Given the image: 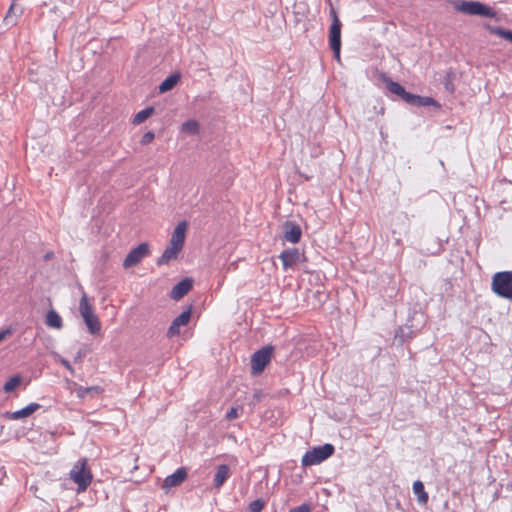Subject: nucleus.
I'll return each mask as SVG.
<instances>
[{
	"mask_svg": "<svg viewBox=\"0 0 512 512\" xmlns=\"http://www.w3.org/2000/svg\"><path fill=\"white\" fill-rule=\"evenodd\" d=\"M39 408H40V405L38 403L32 402L22 409L7 413V418L12 419V420L23 419V418H26V417H29L30 415H32Z\"/></svg>",
	"mask_w": 512,
	"mask_h": 512,
	"instance_id": "nucleus-16",
	"label": "nucleus"
},
{
	"mask_svg": "<svg viewBox=\"0 0 512 512\" xmlns=\"http://www.w3.org/2000/svg\"><path fill=\"white\" fill-rule=\"evenodd\" d=\"M410 321L409 318L405 325L399 326L394 332L395 341L399 344L411 341L418 334V329L414 328L413 324H409Z\"/></svg>",
	"mask_w": 512,
	"mask_h": 512,
	"instance_id": "nucleus-8",
	"label": "nucleus"
},
{
	"mask_svg": "<svg viewBox=\"0 0 512 512\" xmlns=\"http://www.w3.org/2000/svg\"><path fill=\"white\" fill-rule=\"evenodd\" d=\"M46 324L55 329H60L63 326L62 318L55 310L48 311L46 315Z\"/></svg>",
	"mask_w": 512,
	"mask_h": 512,
	"instance_id": "nucleus-20",
	"label": "nucleus"
},
{
	"mask_svg": "<svg viewBox=\"0 0 512 512\" xmlns=\"http://www.w3.org/2000/svg\"><path fill=\"white\" fill-rule=\"evenodd\" d=\"M434 104H436V101L433 98L419 96L416 106L422 107V106H430V105H434Z\"/></svg>",
	"mask_w": 512,
	"mask_h": 512,
	"instance_id": "nucleus-30",
	"label": "nucleus"
},
{
	"mask_svg": "<svg viewBox=\"0 0 512 512\" xmlns=\"http://www.w3.org/2000/svg\"><path fill=\"white\" fill-rule=\"evenodd\" d=\"M79 312L88 328V331L93 335H98L101 331V323L97 315L94 313V309L89 303L85 292L82 293L80 298Z\"/></svg>",
	"mask_w": 512,
	"mask_h": 512,
	"instance_id": "nucleus-3",
	"label": "nucleus"
},
{
	"mask_svg": "<svg viewBox=\"0 0 512 512\" xmlns=\"http://www.w3.org/2000/svg\"><path fill=\"white\" fill-rule=\"evenodd\" d=\"M331 50L333 51V55H334V58L339 61L340 60V50H341V46H332L330 47Z\"/></svg>",
	"mask_w": 512,
	"mask_h": 512,
	"instance_id": "nucleus-36",
	"label": "nucleus"
},
{
	"mask_svg": "<svg viewBox=\"0 0 512 512\" xmlns=\"http://www.w3.org/2000/svg\"><path fill=\"white\" fill-rule=\"evenodd\" d=\"M191 317V309H187L183 311L180 315H178L171 323L168 328L167 336L172 338L176 335H179L180 328L188 324Z\"/></svg>",
	"mask_w": 512,
	"mask_h": 512,
	"instance_id": "nucleus-9",
	"label": "nucleus"
},
{
	"mask_svg": "<svg viewBox=\"0 0 512 512\" xmlns=\"http://www.w3.org/2000/svg\"><path fill=\"white\" fill-rule=\"evenodd\" d=\"M231 471L228 465L221 464L217 466L216 472L213 478V485L216 489H220L225 481L230 477Z\"/></svg>",
	"mask_w": 512,
	"mask_h": 512,
	"instance_id": "nucleus-17",
	"label": "nucleus"
},
{
	"mask_svg": "<svg viewBox=\"0 0 512 512\" xmlns=\"http://www.w3.org/2000/svg\"><path fill=\"white\" fill-rule=\"evenodd\" d=\"M10 333L9 330L0 331V342Z\"/></svg>",
	"mask_w": 512,
	"mask_h": 512,
	"instance_id": "nucleus-37",
	"label": "nucleus"
},
{
	"mask_svg": "<svg viewBox=\"0 0 512 512\" xmlns=\"http://www.w3.org/2000/svg\"><path fill=\"white\" fill-rule=\"evenodd\" d=\"M180 75L178 73L168 76L160 85L159 91L161 93L171 90L179 81Z\"/></svg>",
	"mask_w": 512,
	"mask_h": 512,
	"instance_id": "nucleus-21",
	"label": "nucleus"
},
{
	"mask_svg": "<svg viewBox=\"0 0 512 512\" xmlns=\"http://www.w3.org/2000/svg\"><path fill=\"white\" fill-rule=\"evenodd\" d=\"M413 492L417 496L418 503L421 505H426L428 502V493L424 489V484L417 480L413 483Z\"/></svg>",
	"mask_w": 512,
	"mask_h": 512,
	"instance_id": "nucleus-19",
	"label": "nucleus"
},
{
	"mask_svg": "<svg viewBox=\"0 0 512 512\" xmlns=\"http://www.w3.org/2000/svg\"><path fill=\"white\" fill-rule=\"evenodd\" d=\"M187 477L185 468H178L174 473L168 475L163 482V488L170 489L180 485Z\"/></svg>",
	"mask_w": 512,
	"mask_h": 512,
	"instance_id": "nucleus-13",
	"label": "nucleus"
},
{
	"mask_svg": "<svg viewBox=\"0 0 512 512\" xmlns=\"http://www.w3.org/2000/svg\"><path fill=\"white\" fill-rule=\"evenodd\" d=\"M335 448L332 444L326 443L313 447L302 456L301 464L304 467L318 465L334 454Z\"/></svg>",
	"mask_w": 512,
	"mask_h": 512,
	"instance_id": "nucleus-5",
	"label": "nucleus"
},
{
	"mask_svg": "<svg viewBox=\"0 0 512 512\" xmlns=\"http://www.w3.org/2000/svg\"><path fill=\"white\" fill-rule=\"evenodd\" d=\"M491 290L498 297L512 301V271L495 273L492 277Z\"/></svg>",
	"mask_w": 512,
	"mask_h": 512,
	"instance_id": "nucleus-2",
	"label": "nucleus"
},
{
	"mask_svg": "<svg viewBox=\"0 0 512 512\" xmlns=\"http://www.w3.org/2000/svg\"><path fill=\"white\" fill-rule=\"evenodd\" d=\"M186 229L187 223L185 221L179 222L171 235L170 244H173L183 249Z\"/></svg>",
	"mask_w": 512,
	"mask_h": 512,
	"instance_id": "nucleus-15",
	"label": "nucleus"
},
{
	"mask_svg": "<svg viewBox=\"0 0 512 512\" xmlns=\"http://www.w3.org/2000/svg\"><path fill=\"white\" fill-rule=\"evenodd\" d=\"M154 138H155V134L152 131H148L142 136L140 143L142 145H147V144L151 143L154 140Z\"/></svg>",
	"mask_w": 512,
	"mask_h": 512,
	"instance_id": "nucleus-31",
	"label": "nucleus"
},
{
	"mask_svg": "<svg viewBox=\"0 0 512 512\" xmlns=\"http://www.w3.org/2000/svg\"><path fill=\"white\" fill-rule=\"evenodd\" d=\"M288 512H311V505L303 503L297 507L291 508Z\"/></svg>",
	"mask_w": 512,
	"mask_h": 512,
	"instance_id": "nucleus-32",
	"label": "nucleus"
},
{
	"mask_svg": "<svg viewBox=\"0 0 512 512\" xmlns=\"http://www.w3.org/2000/svg\"><path fill=\"white\" fill-rule=\"evenodd\" d=\"M279 258L282 261L283 269L287 270L300 262L301 253L297 248H290L281 252Z\"/></svg>",
	"mask_w": 512,
	"mask_h": 512,
	"instance_id": "nucleus-10",
	"label": "nucleus"
},
{
	"mask_svg": "<svg viewBox=\"0 0 512 512\" xmlns=\"http://www.w3.org/2000/svg\"><path fill=\"white\" fill-rule=\"evenodd\" d=\"M302 235L299 225L293 222H286L284 224V238L290 243H298Z\"/></svg>",
	"mask_w": 512,
	"mask_h": 512,
	"instance_id": "nucleus-14",
	"label": "nucleus"
},
{
	"mask_svg": "<svg viewBox=\"0 0 512 512\" xmlns=\"http://www.w3.org/2000/svg\"><path fill=\"white\" fill-rule=\"evenodd\" d=\"M154 112L153 107H146L145 109L139 111L133 118V124L139 125L144 122L148 117L152 115Z\"/></svg>",
	"mask_w": 512,
	"mask_h": 512,
	"instance_id": "nucleus-24",
	"label": "nucleus"
},
{
	"mask_svg": "<svg viewBox=\"0 0 512 512\" xmlns=\"http://www.w3.org/2000/svg\"><path fill=\"white\" fill-rule=\"evenodd\" d=\"M101 391H102V389L99 386H91V387L79 386L76 389L77 396L82 399L85 398L86 395L89 394L90 392H101Z\"/></svg>",
	"mask_w": 512,
	"mask_h": 512,
	"instance_id": "nucleus-26",
	"label": "nucleus"
},
{
	"mask_svg": "<svg viewBox=\"0 0 512 512\" xmlns=\"http://www.w3.org/2000/svg\"><path fill=\"white\" fill-rule=\"evenodd\" d=\"M181 250L182 248L175 246L173 244H169V246L164 250L162 255L158 258L157 265H165L169 261L176 259Z\"/></svg>",
	"mask_w": 512,
	"mask_h": 512,
	"instance_id": "nucleus-18",
	"label": "nucleus"
},
{
	"mask_svg": "<svg viewBox=\"0 0 512 512\" xmlns=\"http://www.w3.org/2000/svg\"><path fill=\"white\" fill-rule=\"evenodd\" d=\"M13 9H14V6L11 5V7L9 8L7 14H6V17H5V21L7 24H13L14 21L12 20V13H13Z\"/></svg>",
	"mask_w": 512,
	"mask_h": 512,
	"instance_id": "nucleus-35",
	"label": "nucleus"
},
{
	"mask_svg": "<svg viewBox=\"0 0 512 512\" xmlns=\"http://www.w3.org/2000/svg\"><path fill=\"white\" fill-rule=\"evenodd\" d=\"M21 378L19 376H13L4 384L3 389L5 392H12L19 384Z\"/></svg>",
	"mask_w": 512,
	"mask_h": 512,
	"instance_id": "nucleus-27",
	"label": "nucleus"
},
{
	"mask_svg": "<svg viewBox=\"0 0 512 512\" xmlns=\"http://www.w3.org/2000/svg\"><path fill=\"white\" fill-rule=\"evenodd\" d=\"M451 4L453 9L457 12H461L465 15L471 16H483V17H494L495 11L481 3L476 1H468V0H452Z\"/></svg>",
	"mask_w": 512,
	"mask_h": 512,
	"instance_id": "nucleus-1",
	"label": "nucleus"
},
{
	"mask_svg": "<svg viewBox=\"0 0 512 512\" xmlns=\"http://www.w3.org/2000/svg\"><path fill=\"white\" fill-rule=\"evenodd\" d=\"M386 87L390 93L395 94L400 98H402L404 93L406 92L402 85L390 79L386 81Z\"/></svg>",
	"mask_w": 512,
	"mask_h": 512,
	"instance_id": "nucleus-23",
	"label": "nucleus"
},
{
	"mask_svg": "<svg viewBox=\"0 0 512 512\" xmlns=\"http://www.w3.org/2000/svg\"><path fill=\"white\" fill-rule=\"evenodd\" d=\"M333 19L329 30V46H341V22L334 10H332Z\"/></svg>",
	"mask_w": 512,
	"mask_h": 512,
	"instance_id": "nucleus-11",
	"label": "nucleus"
},
{
	"mask_svg": "<svg viewBox=\"0 0 512 512\" xmlns=\"http://www.w3.org/2000/svg\"><path fill=\"white\" fill-rule=\"evenodd\" d=\"M192 285L193 282L190 278L182 279L172 288L170 292V297L173 300H180L191 290Z\"/></svg>",
	"mask_w": 512,
	"mask_h": 512,
	"instance_id": "nucleus-12",
	"label": "nucleus"
},
{
	"mask_svg": "<svg viewBox=\"0 0 512 512\" xmlns=\"http://www.w3.org/2000/svg\"><path fill=\"white\" fill-rule=\"evenodd\" d=\"M401 99H403L408 104L416 106L419 95H415L406 91Z\"/></svg>",
	"mask_w": 512,
	"mask_h": 512,
	"instance_id": "nucleus-29",
	"label": "nucleus"
},
{
	"mask_svg": "<svg viewBox=\"0 0 512 512\" xmlns=\"http://www.w3.org/2000/svg\"><path fill=\"white\" fill-rule=\"evenodd\" d=\"M149 254V245L147 243H141L137 247L133 248L123 261L125 268H130L138 264L144 257Z\"/></svg>",
	"mask_w": 512,
	"mask_h": 512,
	"instance_id": "nucleus-7",
	"label": "nucleus"
},
{
	"mask_svg": "<svg viewBox=\"0 0 512 512\" xmlns=\"http://www.w3.org/2000/svg\"><path fill=\"white\" fill-rule=\"evenodd\" d=\"M181 131L190 135L198 134L199 123L196 120H187L181 125Z\"/></svg>",
	"mask_w": 512,
	"mask_h": 512,
	"instance_id": "nucleus-22",
	"label": "nucleus"
},
{
	"mask_svg": "<svg viewBox=\"0 0 512 512\" xmlns=\"http://www.w3.org/2000/svg\"><path fill=\"white\" fill-rule=\"evenodd\" d=\"M60 363L71 373L73 374L74 373V369L73 367L71 366L70 362L65 359V358H61L60 359Z\"/></svg>",
	"mask_w": 512,
	"mask_h": 512,
	"instance_id": "nucleus-34",
	"label": "nucleus"
},
{
	"mask_svg": "<svg viewBox=\"0 0 512 512\" xmlns=\"http://www.w3.org/2000/svg\"><path fill=\"white\" fill-rule=\"evenodd\" d=\"M237 417H238V409L235 407L230 408V410L227 411V413L225 415V418L229 421L236 419Z\"/></svg>",
	"mask_w": 512,
	"mask_h": 512,
	"instance_id": "nucleus-33",
	"label": "nucleus"
},
{
	"mask_svg": "<svg viewBox=\"0 0 512 512\" xmlns=\"http://www.w3.org/2000/svg\"><path fill=\"white\" fill-rule=\"evenodd\" d=\"M491 33L497 35L505 40H508L512 43V31L506 30L501 27H493L490 29Z\"/></svg>",
	"mask_w": 512,
	"mask_h": 512,
	"instance_id": "nucleus-25",
	"label": "nucleus"
},
{
	"mask_svg": "<svg viewBox=\"0 0 512 512\" xmlns=\"http://www.w3.org/2000/svg\"><path fill=\"white\" fill-rule=\"evenodd\" d=\"M273 348L266 346L256 351L251 357V368L253 374H260L270 362Z\"/></svg>",
	"mask_w": 512,
	"mask_h": 512,
	"instance_id": "nucleus-6",
	"label": "nucleus"
},
{
	"mask_svg": "<svg viewBox=\"0 0 512 512\" xmlns=\"http://www.w3.org/2000/svg\"><path fill=\"white\" fill-rule=\"evenodd\" d=\"M265 502L262 499H256L249 504V512H261Z\"/></svg>",
	"mask_w": 512,
	"mask_h": 512,
	"instance_id": "nucleus-28",
	"label": "nucleus"
},
{
	"mask_svg": "<svg viewBox=\"0 0 512 512\" xmlns=\"http://www.w3.org/2000/svg\"><path fill=\"white\" fill-rule=\"evenodd\" d=\"M70 479L78 485L77 491L83 492L92 482V473L87 467L86 458L79 459L69 473Z\"/></svg>",
	"mask_w": 512,
	"mask_h": 512,
	"instance_id": "nucleus-4",
	"label": "nucleus"
}]
</instances>
